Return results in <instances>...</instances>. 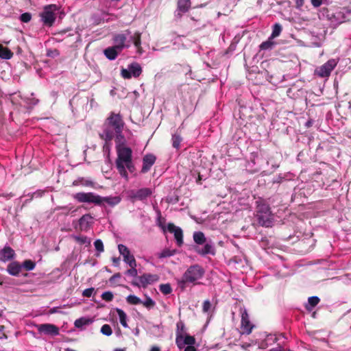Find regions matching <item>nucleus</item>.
Segmentation results:
<instances>
[{"label": "nucleus", "instance_id": "obj_1", "mask_svg": "<svg viewBox=\"0 0 351 351\" xmlns=\"http://www.w3.org/2000/svg\"><path fill=\"white\" fill-rule=\"evenodd\" d=\"M117 149V158L115 160V165L120 176L126 181L129 180L127 169L133 173L135 171V166L132 161V150L128 147H120Z\"/></svg>", "mask_w": 351, "mask_h": 351}, {"label": "nucleus", "instance_id": "obj_2", "mask_svg": "<svg viewBox=\"0 0 351 351\" xmlns=\"http://www.w3.org/2000/svg\"><path fill=\"white\" fill-rule=\"evenodd\" d=\"M124 125L121 114L111 112L104 123L100 137L105 141H111L114 137V133L123 132Z\"/></svg>", "mask_w": 351, "mask_h": 351}, {"label": "nucleus", "instance_id": "obj_3", "mask_svg": "<svg viewBox=\"0 0 351 351\" xmlns=\"http://www.w3.org/2000/svg\"><path fill=\"white\" fill-rule=\"evenodd\" d=\"M73 198L80 203H93L101 206L104 203L114 206L121 202V198L115 197H101L95 193L80 192L73 195Z\"/></svg>", "mask_w": 351, "mask_h": 351}, {"label": "nucleus", "instance_id": "obj_4", "mask_svg": "<svg viewBox=\"0 0 351 351\" xmlns=\"http://www.w3.org/2000/svg\"><path fill=\"white\" fill-rule=\"evenodd\" d=\"M130 34V32L129 30L126 31V34H115L112 38L114 43L113 47L121 52L123 49L130 47V40H132L137 51L141 53V33L136 32L133 36H130V40H128L127 36Z\"/></svg>", "mask_w": 351, "mask_h": 351}, {"label": "nucleus", "instance_id": "obj_5", "mask_svg": "<svg viewBox=\"0 0 351 351\" xmlns=\"http://www.w3.org/2000/svg\"><path fill=\"white\" fill-rule=\"evenodd\" d=\"M204 269L197 264L191 265L184 273L181 279L178 280L180 288L184 289L186 283L195 284L204 275Z\"/></svg>", "mask_w": 351, "mask_h": 351}, {"label": "nucleus", "instance_id": "obj_6", "mask_svg": "<svg viewBox=\"0 0 351 351\" xmlns=\"http://www.w3.org/2000/svg\"><path fill=\"white\" fill-rule=\"evenodd\" d=\"M256 217L258 223L262 226L270 227L273 222L269 206L263 200L256 201Z\"/></svg>", "mask_w": 351, "mask_h": 351}, {"label": "nucleus", "instance_id": "obj_7", "mask_svg": "<svg viewBox=\"0 0 351 351\" xmlns=\"http://www.w3.org/2000/svg\"><path fill=\"white\" fill-rule=\"evenodd\" d=\"M58 10L56 4H50L45 6L43 11L40 14L43 24L51 27L56 21V12Z\"/></svg>", "mask_w": 351, "mask_h": 351}, {"label": "nucleus", "instance_id": "obj_8", "mask_svg": "<svg viewBox=\"0 0 351 351\" xmlns=\"http://www.w3.org/2000/svg\"><path fill=\"white\" fill-rule=\"evenodd\" d=\"M158 275L146 273L138 276L137 280H133L132 285L137 287L146 288L148 285L158 281Z\"/></svg>", "mask_w": 351, "mask_h": 351}, {"label": "nucleus", "instance_id": "obj_9", "mask_svg": "<svg viewBox=\"0 0 351 351\" xmlns=\"http://www.w3.org/2000/svg\"><path fill=\"white\" fill-rule=\"evenodd\" d=\"M152 194V190L149 188H141L138 190H130L128 192L129 199L134 202L137 200L144 201Z\"/></svg>", "mask_w": 351, "mask_h": 351}, {"label": "nucleus", "instance_id": "obj_10", "mask_svg": "<svg viewBox=\"0 0 351 351\" xmlns=\"http://www.w3.org/2000/svg\"><path fill=\"white\" fill-rule=\"evenodd\" d=\"M337 64V61L335 59H330L322 66L317 67L315 73L317 75L321 77H328L332 70Z\"/></svg>", "mask_w": 351, "mask_h": 351}, {"label": "nucleus", "instance_id": "obj_11", "mask_svg": "<svg viewBox=\"0 0 351 351\" xmlns=\"http://www.w3.org/2000/svg\"><path fill=\"white\" fill-rule=\"evenodd\" d=\"M142 73V68L137 62H132L128 65V69H122L121 75L124 79H130L132 77H138Z\"/></svg>", "mask_w": 351, "mask_h": 351}, {"label": "nucleus", "instance_id": "obj_12", "mask_svg": "<svg viewBox=\"0 0 351 351\" xmlns=\"http://www.w3.org/2000/svg\"><path fill=\"white\" fill-rule=\"evenodd\" d=\"M254 326L251 324L249 318L248 313L246 310L241 312V330L243 334L249 335L253 328Z\"/></svg>", "mask_w": 351, "mask_h": 351}, {"label": "nucleus", "instance_id": "obj_13", "mask_svg": "<svg viewBox=\"0 0 351 351\" xmlns=\"http://www.w3.org/2000/svg\"><path fill=\"white\" fill-rule=\"evenodd\" d=\"M118 250L119 253L123 256V261L128 265H134L136 260L132 254H130V252L127 246L123 244L118 245Z\"/></svg>", "mask_w": 351, "mask_h": 351}, {"label": "nucleus", "instance_id": "obj_14", "mask_svg": "<svg viewBox=\"0 0 351 351\" xmlns=\"http://www.w3.org/2000/svg\"><path fill=\"white\" fill-rule=\"evenodd\" d=\"M167 230L169 232L174 234V238L178 246L183 244V232L180 228L176 226L173 223L167 225Z\"/></svg>", "mask_w": 351, "mask_h": 351}, {"label": "nucleus", "instance_id": "obj_15", "mask_svg": "<svg viewBox=\"0 0 351 351\" xmlns=\"http://www.w3.org/2000/svg\"><path fill=\"white\" fill-rule=\"evenodd\" d=\"M191 7V0H178L177 10L175 16L181 18L184 13L189 11Z\"/></svg>", "mask_w": 351, "mask_h": 351}, {"label": "nucleus", "instance_id": "obj_16", "mask_svg": "<svg viewBox=\"0 0 351 351\" xmlns=\"http://www.w3.org/2000/svg\"><path fill=\"white\" fill-rule=\"evenodd\" d=\"M204 244L205 245L202 248H195V252L201 256H206L207 254L215 255V249L213 242L211 240H209Z\"/></svg>", "mask_w": 351, "mask_h": 351}, {"label": "nucleus", "instance_id": "obj_17", "mask_svg": "<svg viewBox=\"0 0 351 351\" xmlns=\"http://www.w3.org/2000/svg\"><path fill=\"white\" fill-rule=\"evenodd\" d=\"M176 342L178 347L181 349L186 345H193L195 342V339L193 337L190 335L183 336L182 335H177Z\"/></svg>", "mask_w": 351, "mask_h": 351}, {"label": "nucleus", "instance_id": "obj_18", "mask_svg": "<svg viewBox=\"0 0 351 351\" xmlns=\"http://www.w3.org/2000/svg\"><path fill=\"white\" fill-rule=\"evenodd\" d=\"M38 330L45 335H58L59 334V328L51 324H41L38 327Z\"/></svg>", "mask_w": 351, "mask_h": 351}, {"label": "nucleus", "instance_id": "obj_19", "mask_svg": "<svg viewBox=\"0 0 351 351\" xmlns=\"http://www.w3.org/2000/svg\"><path fill=\"white\" fill-rule=\"evenodd\" d=\"M156 156L153 154H146L143 158V167L141 173H145L148 172L152 165L155 163Z\"/></svg>", "mask_w": 351, "mask_h": 351}, {"label": "nucleus", "instance_id": "obj_20", "mask_svg": "<svg viewBox=\"0 0 351 351\" xmlns=\"http://www.w3.org/2000/svg\"><path fill=\"white\" fill-rule=\"evenodd\" d=\"M93 223V217L90 214H85L79 219V225L82 230H87Z\"/></svg>", "mask_w": 351, "mask_h": 351}, {"label": "nucleus", "instance_id": "obj_21", "mask_svg": "<svg viewBox=\"0 0 351 351\" xmlns=\"http://www.w3.org/2000/svg\"><path fill=\"white\" fill-rule=\"evenodd\" d=\"M14 251L9 246H5L0 251V260L3 262H7L14 258Z\"/></svg>", "mask_w": 351, "mask_h": 351}, {"label": "nucleus", "instance_id": "obj_22", "mask_svg": "<svg viewBox=\"0 0 351 351\" xmlns=\"http://www.w3.org/2000/svg\"><path fill=\"white\" fill-rule=\"evenodd\" d=\"M22 266L18 262H12L8 265L7 271L11 276H17L19 275Z\"/></svg>", "mask_w": 351, "mask_h": 351}, {"label": "nucleus", "instance_id": "obj_23", "mask_svg": "<svg viewBox=\"0 0 351 351\" xmlns=\"http://www.w3.org/2000/svg\"><path fill=\"white\" fill-rule=\"evenodd\" d=\"M93 322V319L87 317H82L79 319H77L74 322V326L77 328L82 329L84 326H88Z\"/></svg>", "mask_w": 351, "mask_h": 351}, {"label": "nucleus", "instance_id": "obj_24", "mask_svg": "<svg viewBox=\"0 0 351 351\" xmlns=\"http://www.w3.org/2000/svg\"><path fill=\"white\" fill-rule=\"evenodd\" d=\"M277 341V338L275 335L269 334L267 335L265 338L259 344V348L265 349L269 346L273 345Z\"/></svg>", "mask_w": 351, "mask_h": 351}, {"label": "nucleus", "instance_id": "obj_25", "mask_svg": "<svg viewBox=\"0 0 351 351\" xmlns=\"http://www.w3.org/2000/svg\"><path fill=\"white\" fill-rule=\"evenodd\" d=\"M119 53H121V51L115 49L113 46L109 47L104 51L105 56L110 60H115Z\"/></svg>", "mask_w": 351, "mask_h": 351}, {"label": "nucleus", "instance_id": "obj_26", "mask_svg": "<svg viewBox=\"0 0 351 351\" xmlns=\"http://www.w3.org/2000/svg\"><path fill=\"white\" fill-rule=\"evenodd\" d=\"M114 138H115L116 149L126 147V140L125 136L123 135L122 132L120 133H114Z\"/></svg>", "mask_w": 351, "mask_h": 351}, {"label": "nucleus", "instance_id": "obj_27", "mask_svg": "<svg viewBox=\"0 0 351 351\" xmlns=\"http://www.w3.org/2000/svg\"><path fill=\"white\" fill-rule=\"evenodd\" d=\"M193 238L194 242L197 245H203L207 241L204 234L201 231L195 232Z\"/></svg>", "mask_w": 351, "mask_h": 351}, {"label": "nucleus", "instance_id": "obj_28", "mask_svg": "<svg viewBox=\"0 0 351 351\" xmlns=\"http://www.w3.org/2000/svg\"><path fill=\"white\" fill-rule=\"evenodd\" d=\"M73 184L75 186L82 185L84 186L94 187L95 184L90 179L85 178H79L73 182Z\"/></svg>", "mask_w": 351, "mask_h": 351}, {"label": "nucleus", "instance_id": "obj_29", "mask_svg": "<svg viewBox=\"0 0 351 351\" xmlns=\"http://www.w3.org/2000/svg\"><path fill=\"white\" fill-rule=\"evenodd\" d=\"M13 53L7 47L0 45V58L4 60H10L12 58Z\"/></svg>", "mask_w": 351, "mask_h": 351}, {"label": "nucleus", "instance_id": "obj_30", "mask_svg": "<svg viewBox=\"0 0 351 351\" xmlns=\"http://www.w3.org/2000/svg\"><path fill=\"white\" fill-rule=\"evenodd\" d=\"M116 311L118 314V316H119V322L121 323V324L124 327V328H128V324H127V315L126 313L121 308H117L116 309Z\"/></svg>", "mask_w": 351, "mask_h": 351}, {"label": "nucleus", "instance_id": "obj_31", "mask_svg": "<svg viewBox=\"0 0 351 351\" xmlns=\"http://www.w3.org/2000/svg\"><path fill=\"white\" fill-rule=\"evenodd\" d=\"M276 43L273 41V38L270 37L269 39L263 43H262L260 45L261 50H271L275 46Z\"/></svg>", "mask_w": 351, "mask_h": 351}, {"label": "nucleus", "instance_id": "obj_32", "mask_svg": "<svg viewBox=\"0 0 351 351\" xmlns=\"http://www.w3.org/2000/svg\"><path fill=\"white\" fill-rule=\"evenodd\" d=\"M320 300L317 296H311L308 299V304L306 306V308L308 310H311L315 306L318 304Z\"/></svg>", "mask_w": 351, "mask_h": 351}, {"label": "nucleus", "instance_id": "obj_33", "mask_svg": "<svg viewBox=\"0 0 351 351\" xmlns=\"http://www.w3.org/2000/svg\"><path fill=\"white\" fill-rule=\"evenodd\" d=\"M182 141V138L179 134H174L172 135L171 141L172 146L176 149H179L180 147V143Z\"/></svg>", "mask_w": 351, "mask_h": 351}, {"label": "nucleus", "instance_id": "obj_34", "mask_svg": "<svg viewBox=\"0 0 351 351\" xmlns=\"http://www.w3.org/2000/svg\"><path fill=\"white\" fill-rule=\"evenodd\" d=\"M177 252L176 250H170V249H165L163 250L160 253L158 254V258H164L167 257H171L176 254Z\"/></svg>", "mask_w": 351, "mask_h": 351}, {"label": "nucleus", "instance_id": "obj_35", "mask_svg": "<svg viewBox=\"0 0 351 351\" xmlns=\"http://www.w3.org/2000/svg\"><path fill=\"white\" fill-rule=\"evenodd\" d=\"M94 246L95 247V250H97L96 256H99L100 254L104 251L103 241L99 239H96L94 242Z\"/></svg>", "mask_w": 351, "mask_h": 351}, {"label": "nucleus", "instance_id": "obj_36", "mask_svg": "<svg viewBox=\"0 0 351 351\" xmlns=\"http://www.w3.org/2000/svg\"><path fill=\"white\" fill-rule=\"evenodd\" d=\"M126 302L130 304L137 305L141 304L142 300L134 295H129L126 297Z\"/></svg>", "mask_w": 351, "mask_h": 351}, {"label": "nucleus", "instance_id": "obj_37", "mask_svg": "<svg viewBox=\"0 0 351 351\" xmlns=\"http://www.w3.org/2000/svg\"><path fill=\"white\" fill-rule=\"evenodd\" d=\"M145 300L142 301L141 304L148 309L152 308L155 305L156 302L147 295H145Z\"/></svg>", "mask_w": 351, "mask_h": 351}, {"label": "nucleus", "instance_id": "obj_38", "mask_svg": "<svg viewBox=\"0 0 351 351\" xmlns=\"http://www.w3.org/2000/svg\"><path fill=\"white\" fill-rule=\"evenodd\" d=\"M282 31V26L279 23H276L274 25L272 28V33L270 36L271 38H274L278 36Z\"/></svg>", "mask_w": 351, "mask_h": 351}, {"label": "nucleus", "instance_id": "obj_39", "mask_svg": "<svg viewBox=\"0 0 351 351\" xmlns=\"http://www.w3.org/2000/svg\"><path fill=\"white\" fill-rule=\"evenodd\" d=\"M159 289L164 295H168L172 292V288L169 283L160 285Z\"/></svg>", "mask_w": 351, "mask_h": 351}, {"label": "nucleus", "instance_id": "obj_40", "mask_svg": "<svg viewBox=\"0 0 351 351\" xmlns=\"http://www.w3.org/2000/svg\"><path fill=\"white\" fill-rule=\"evenodd\" d=\"M131 268L128 269L125 274L128 276H130L132 277H136L138 272L137 269H136V262L134 263V265H128Z\"/></svg>", "mask_w": 351, "mask_h": 351}, {"label": "nucleus", "instance_id": "obj_41", "mask_svg": "<svg viewBox=\"0 0 351 351\" xmlns=\"http://www.w3.org/2000/svg\"><path fill=\"white\" fill-rule=\"evenodd\" d=\"M75 240L80 244H90V240L86 236H75Z\"/></svg>", "mask_w": 351, "mask_h": 351}, {"label": "nucleus", "instance_id": "obj_42", "mask_svg": "<svg viewBox=\"0 0 351 351\" xmlns=\"http://www.w3.org/2000/svg\"><path fill=\"white\" fill-rule=\"evenodd\" d=\"M21 266L23 267L27 271H31L35 268L36 264L31 260H25Z\"/></svg>", "mask_w": 351, "mask_h": 351}, {"label": "nucleus", "instance_id": "obj_43", "mask_svg": "<svg viewBox=\"0 0 351 351\" xmlns=\"http://www.w3.org/2000/svg\"><path fill=\"white\" fill-rule=\"evenodd\" d=\"M101 332L106 336H110L112 333V328L110 325L104 324L101 326Z\"/></svg>", "mask_w": 351, "mask_h": 351}, {"label": "nucleus", "instance_id": "obj_44", "mask_svg": "<svg viewBox=\"0 0 351 351\" xmlns=\"http://www.w3.org/2000/svg\"><path fill=\"white\" fill-rule=\"evenodd\" d=\"M34 94L32 93L31 95V97H26L24 99V101L27 104V105H29V106H34L35 105H36L38 103V99L34 98L33 97Z\"/></svg>", "mask_w": 351, "mask_h": 351}, {"label": "nucleus", "instance_id": "obj_45", "mask_svg": "<svg viewBox=\"0 0 351 351\" xmlns=\"http://www.w3.org/2000/svg\"><path fill=\"white\" fill-rule=\"evenodd\" d=\"M101 298L105 301L110 302L113 299V294L111 291H105L101 294Z\"/></svg>", "mask_w": 351, "mask_h": 351}, {"label": "nucleus", "instance_id": "obj_46", "mask_svg": "<svg viewBox=\"0 0 351 351\" xmlns=\"http://www.w3.org/2000/svg\"><path fill=\"white\" fill-rule=\"evenodd\" d=\"M32 19V14L29 12H25L20 16V20L23 23H28Z\"/></svg>", "mask_w": 351, "mask_h": 351}, {"label": "nucleus", "instance_id": "obj_47", "mask_svg": "<svg viewBox=\"0 0 351 351\" xmlns=\"http://www.w3.org/2000/svg\"><path fill=\"white\" fill-rule=\"evenodd\" d=\"M94 291L95 289L93 287L86 289L83 291L82 295L86 298H90L93 295Z\"/></svg>", "mask_w": 351, "mask_h": 351}, {"label": "nucleus", "instance_id": "obj_48", "mask_svg": "<svg viewBox=\"0 0 351 351\" xmlns=\"http://www.w3.org/2000/svg\"><path fill=\"white\" fill-rule=\"evenodd\" d=\"M211 308V303L209 300H206L203 303L202 311L204 313H207Z\"/></svg>", "mask_w": 351, "mask_h": 351}, {"label": "nucleus", "instance_id": "obj_49", "mask_svg": "<svg viewBox=\"0 0 351 351\" xmlns=\"http://www.w3.org/2000/svg\"><path fill=\"white\" fill-rule=\"evenodd\" d=\"M72 208H73V207H69V206H58L54 209V210H62L66 211V213L67 214L71 210Z\"/></svg>", "mask_w": 351, "mask_h": 351}, {"label": "nucleus", "instance_id": "obj_50", "mask_svg": "<svg viewBox=\"0 0 351 351\" xmlns=\"http://www.w3.org/2000/svg\"><path fill=\"white\" fill-rule=\"evenodd\" d=\"M121 275L120 273H116L110 278L109 282L110 283H114L117 279L121 278Z\"/></svg>", "mask_w": 351, "mask_h": 351}, {"label": "nucleus", "instance_id": "obj_51", "mask_svg": "<svg viewBox=\"0 0 351 351\" xmlns=\"http://www.w3.org/2000/svg\"><path fill=\"white\" fill-rule=\"evenodd\" d=\"M43 191H36V192H34V193H33L32 194L30 195V199H32L34 197H40L43 196ZM28 195H29V194Z\"/></svg>", "mask_w": 351, "mask_h": 351}, {"label": "nucleus", "instance_id": "obj_52", "mask_svg": "<svg viewBox=\"0 0 351 351\" xmlns=\"http://www.w3.org/2000/svg\"><path fill=\"white\" fill-rule=\"evenodd\" d=\"M312 5L315 7H319L322 3V0H311Z\"/></svg>", "mask_w": 351, "mask_h": 351}, {"label": "nucleus", "instance_id": "obj_53", "mask_svg": "<svg viewBox=\"0 0 351 351\" xmlns=\"http://www.w3.org/2000/svg\"><path fill=\"white\" fill-rule=\"evenodd\" d=\"M283 177L281 175H278L274 180V183H280L282 181Z\"/></svg>", "mask_w": 351, "mask_h": 351}, {"label": "nucleus", "instance_id": "obj_54", "mask_svg": "<svg viewBox=\"0 0 351 351\" xmlns=\"http://www.w3.org/2000/svg\"><path fill=\"white\" fill-rule=\"evenodd\" d=\"M296 3V8H300L304 4V0H295Z\"/></svg>", "mask_w": 351, "mask_h": 351}, {"label": "nucleus", "instance_id": "obj_55", "mask_svg": "<svg viewBox=\"0 0 351 351\" xmlns=\"http://www.w3.org/2000/svg\"><path fill=\"white\" fill-rule=\"evenodd\" d=\"M184 351H196V349L195 348V347L193 345H191V346H187L184 348Z\"/></svg>", "mask_w": 351, "mask_h": 351}, {"label": "nucleus", "instance_id": "obj_56", "mask_svg": "<svg viewBox=\"0 0 351 351\" xmlns=\"http://www.w3.org/2000/svg\"><path fill=\"white\" fill-rule=\"evenodd\" d=\"M112 261L114 266H118L119 264L120 258L114 257L112 258Z\"/></svg>", "mask_w": 351, "mask_h": 351}, {"label": "nucleus", "instance_id": "obj_57", "mask_svg": "<svg viewBox=\"0 0 351 351\" xmlns=\"http://www.w3.org/2000/svg\"><path fill=\"white\" fill-rule=\"evenodd\" d=\"M58 312V307H53L49 310V313L51 314L56 313Z\"/></svg>", "mask_w": 351, "mask_h": 351}, {"label": "nucleus", "instance_id": "obj_58", "mask_svg": "<svg viewBox=\"0 0 351 351\" xmlns=\"http://www.w3.org/2000/svg\"><path fill=\"white\" fill-rule=\"evenodd\" d=\"M250 346H251V344H250V343H243L241 345V347H242L243 349H247Z\"/></svg>", "mask_w": 351, "mask_h": 351}, {"label": "nucleus", "instance_id": "obj_59", "mask_svg": "<svg viewBox=\"0 0 351 351\" xmlns=\"http://www.w3.org/2000/svg\"><path fill=\"white\" fill-rule=\"evenodd\" d=\"M149 351H160V349L158 346H153Z\"/></svg>", "mask_w": 351, "mask_h": 351}, {"label": "nucleus", "instance_id": "obj_60", "mask_svg": "<svg viewBox=\"0 0 351 351\" xmlns=\"http://www.w3.org/2000/svg\"><path fill=\"white\" fill-rule=\"evenodd\" d=\"M110 141H105V144L104 145V149H109V143Z\"/></svg>", "mask_w": 351, "mask_h": 351}, {"label": "nucleus", "instance_id": "obj_61", "mask_svg": "<svg viewBox=\"0 0 351 351\" xmlns=\"http://www.w3.org/2000/svg\"><path fill=\"white\" fill-rule=\"evenodd\" d=\"M311 125H312V123H311V121H307V122L306 123V126L307 128L311 127Z\"/></svg>", "mask_w": 351, "mask_h": 351}, {"label": "nucleus", "instance_id": "obj_62", "mask_svg": "<svg viewBox=\"0 0 351 351\" xmlns=\"http://www.w3.org/2000/svg\"><path fill=\"white\" fill-rule=\"evenodd\" d=\"M114 351H126L125 348H115Z\"/></svg>", "mask_w": 351, "mask_h": 351}, {"label": "nucleus", "instance_id": "obj_63", "mask_svg": "<svg viewBox=\"0 0 351 351\" xmlns=\"http://www.w3.org/2000/svg\"><path fill=\"white\" fill-rule=\"evenodd\" d=\"M65 351H76L75 350L71 349V348H66Z\"/></svg>", "mask_w": 351, "mask_h": 351}]
</instances>
